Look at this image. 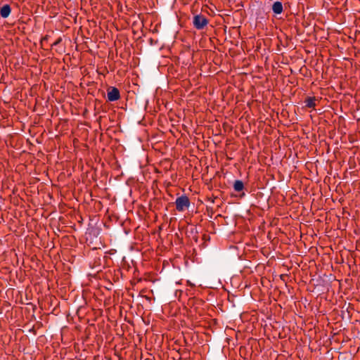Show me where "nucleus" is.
<instances>
[{
	"label": "nucleus",
	"instance_id": "423d86ee",
	"mask_svg": "<svg viewBox=\"0 0 360 360\" xmlns=\"http://www.w3.org/2000/svg\"><path fill=\"white\" fill-rule=\"evenodd\" d=\"M305 105L307 108H314L316 106V98L315 97H308L305 101Z\"/></svg>",
	"mask_w": 360,
	"mask_h": 360
},
{
	"label": "nucleus",
	"instance_id": "0eeeda50",
	"mask_svg": "<svg viewBox=\"0 0 360 360\" xmlns=\"http://www.w3.org/2000/svg\"><path fill=\"white\" fill-rule=\"evenodd\" d=\"M233 188L236 191L240 192L243 190L244 184L242 181L236 180L233 184Z\"/></svg>",
	"mask_w": 360,
	"mask_h": 360
},
{
	"label": "nucleus",
	"instance_id": "7ed1b4c3",
	"mask_svg": "<svg viewBox=\"0 0 360 360\" xmlns=\"http://www.w3.org/2000/svg\"><path fill=\"white\" fill-rule=\"evenodd\" d=\"M120 97L119 90L113 87L110 91L108 92V99L110 101H117Z\"/></svg>",
	"mask_w": 360,
	"mask_h": 360
},
{
	"label": "nucleus",
	"instance_id": "f03ea898",
	"mask_svg": "<svg viewBox=\"0 0 360 360\" xmlns=\"http://www.w3.org/2000/svg\"><path fill=\"white\" fill-rule=\"evenodd\" d=\"M193 23L197 30H202L208 24V20L204 15L199 14L193 17Z\"/></svg>",
	"mask_w": 360,
	"mask_h": 360
},
{
	"label": "nucleus",
	"instance_id": "39448f33",
	"mask_svg": "<svg viewBox=\"0 0 360 360\" xmlns=\"http://www.w3.org/2000/svg\"><path fill=\"white\" fill-rule=\"evenodd\" d=\"M272 10L276 14H281L283 12V5L280 1H276L272 6Z\"/></svg>",
	"mask_w": 360,
	"mask_h": 360
},
{
	"label": "nucleus",
	"instance_id": "20e7f679",
	"mask_svg": "<svg viewBox=\"0 0 360 360\" xmlns=\"http://www.w3.org/2000/svg\"><path fill=\"white\" fill-rule=\"evenodd\" d=\"M11 12V6L8 4H6L1 8L0 15L2 18H6L9 16Z\"/></svg>",
	"mask_w": 360,
	"mask_h": 360
},
{
	"label": "nucleus",
	"instance_id": "f257e3e1",
	"mask_svg": "<svg viewBox=\"0 0 360 360\" xmlns=\"http://www.w3.org/2000/svg\"><path fill=\"white\" fill-rule=\"evenodd\" d=\"M175 204L176 210L182 212L189 207L190 201L186 195H181L176 198Z\"/></svg>",
	"mask_w": 360,
	"mask_h": 360
}]
</instances>
